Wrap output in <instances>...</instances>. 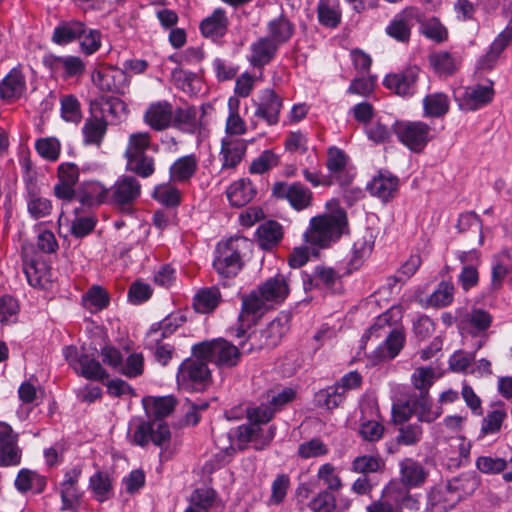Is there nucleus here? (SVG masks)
Returning a JSON list of instances; mask_svg holds the SVG:
<instances>
[{"label": "nucleus", "mask_w": 512, "mask_h": 512, "mask_svg": "<svg viewBox=\"0 0 512 512\" xmlns=\"http://www.w3.org/2000/svg\"><path fill=\"white\" fill-rule=\"evenodd\" d=\"M328 212L310 219L309 228L304 233L305 241L320 248L328 247L347 231L346 211L337 201L327 203Z\"/></svg>", "instance_id": "f257e3e1"}, {"label": "nucleus", "mask_w": 512, "mask_h": 512, "mask_svg": "<svg viewBox=\"0 0 512 512\" xmlns=\"http://www.w3.org/2000/svg\"><path fill=\"white\" fill-rule=\"evenodd\" d=\"M151 135L148 132L132 133L128 138L125 150L126 170L139 177L148 178L155 172L154 157L149 156L146 150L150 147Z\"/></svg>", "instance_id": "f03ea898"}, {"label": "nucleus", "mask_w": 512, "mask_h": 512, "mask_svg": "<svg viewBox=\"0 0 512 512\" xmlns=\"http://www.w3.org/2000/svg\"><path fill=\"white\" fill-rule=\"evenodd\" d=\"M249 242L245 237H231L216 246L213 268L221 278H233L243 267L242 251Z\"/></svg>", "instance_id": "7ed1b4c3"}, {"label": "nucleus", "mask_w": 512, "mask_h": 512, "mask_svg": "<svg viewBox=\"0 0 512 512\" xmlns=\"http://www.w3.org/2000/svg\"><path fill=\"white\" fill-rule=\"evenodd\" d=\"M289 329V316L280 314L265 328L248 334L245 340H240L238 345L242 353H250L262 348L275 347L281 341L283 335Z\"/></svg>", "instance_id": "20e7f679"}, {"label": "nucleus", "mask_w": 512, "mask_h": 512, "mask_svg": "<svg viewBox=\"0 0 512 512\" xmlns=\"http://www.w3.org/2000/svg\"><path fill=\"white\" fill-rule=\"evenodd\" d=\"M241 347L219 338L193 346V355L215 363L219 367H233L240 359Z\"/></svg>", "instance_id": "39448f33"}, {"label": "nucleus", "mask_w": 512, "mask_h": 512, "mask_svg": "<svg viewBox=\"0 0 512 512\" xmlns=\"http://www.w3.org/2000/svg\"><path fill=\"white\" fill-rule=\"evenodd\" d=\"M393 131L398 141L413 153H421L433 139V129L423 121H395Z\"/></svg>", "instance_id": "423d86ee"}, {"label": "nucleus", "mask_w": 512, "mask_h": 512, "mask_svg": "<svg viewBox=\"0 0 512 512\" xmlns=\"http://www.w3.org/2000/svg\"><path fill=\"white\" fill-rule=\"evenodd\" d=\"M440 407L432 408V401L428 392H419L397 406L393 407V415L397 421H407L412 415H416L420 422L432 423L440 417Z\"/></svg>", "instance_id": "0eeeda50"}, {"label": "nucleus", "mask_w": 512, "mask_h": 512, "mask_svg": "<svg viewBox=\"0 0 512 512\" xmlns=\"http://www.w3.org/2000/svg\"><path fill=\"white\" fill-rule=\"evenodd\" d=\"M210 382L211 372L204 358L186 359L178 369L177 383L185 390L202 391Z\"/></svg>", "instance_id": "6e6552de"}, {"label": "nucleus", "mask_w": 512, "mask_h": 512, "mask_svg": "<svg viewBox=\"0 0 512 512\" xmlns=\"http://www.w3.org/2000/svg\"><path fill=\"white\" fill-rule=\"evenodd\" d=\"M140 195V182L133 176L122 175L110 187L109 204L123 213L130 214Z\"/></svg>", "instance_id": "1a4fd4ad"}, {"label": "nucleus", "mask_w": 512, "mask_h": 512, "mask_svg": "<svg viewBox=\"0 0 512 512\" xmlns=\"http://www.w3.org/2000/svg\"><path fill=\"white\" fill-rule=\"evenodd\" d=\"M350 271H346L345 267L338 268L318 265L314 268L311 275L303 278L305 290L312 288H320L332 293H341L343 290L342 277L349 275Z\"/></svg>", "instance_id": "9d476101"}, {"label": "nucleus", "mask_w": 512, "mask_h": 512, "mask_svg": "<svg viewBox=\"0 0 512 512\" xmlns=\"http://www.w3.org/2000/svg\"><path fill=\"white\" fill-rule=\"evenodd\" d=\"M493 81L485 84L458 89L454 92L455 101L461 111H476L490 103L494 97Z\"/></svg>", "instance_id": "9b49d317"}, {"label": "nucleus", "mask_w": 512, "mask_h": 512, "mask_svg": "<svg viewBox=\"0 0 512 512\" xmlns=\"http://www.w3.org/2000/svg\"><path fill=\"white\" fill-rule=\"evenodd\" d=\"M272 195L281 200H287L297 211L304 210L312 205L313 193L300 182H277L272 187Z\"/></svg>", "instance_id": "f8f14e48"}, {"label": "nucleus", "mask_w": 512, "mask_h": 512, "mask_svg": "<svg viewBox=\"0 0 512 512\" xmlns=\"http://www.w3.org/2000/svg\"><path fill=\"white\" fill-rule=\"evenodd\" d=\"M420 20L417 8L407 7L395 14L385 28V33L399 43H408L412 28Z\"/></svg>", "instance_id": "ddd939ff"}, {"label": "nucleus", "mask_w": 512, "mask_h": 512, "mask_svg": "<svg viewBox=\"0 0 512 512\" xmlns=\"http://www.w3.org/2000/svg\"><path fill=\"white\" fill-rule=\"evenodd\" d=\"M18 437L9 424L0 422V467H17L21 464L23 452Z\"/></svg>", "instance_id": "4468645a"}, {"label": "nucleus", "mask_w": 512, "mask_h": 512, "mask_svg": "<svg viewBox=\"0 0 512 512\" xmlns=\"http://www.w3.org/2000/svg\"><path fill=\"white\" fill-rule=\"evenodd\" d=\"M92 81L100 90L117 94H125L129 87L126 71L112 66L93 71Z\"/></svg>", "instance_id": "2eb2a0df"}, {"label": "nucleus", "mask_w": 512, "mask_h": 512, "mask_svg": "<svg viewBox=\"0 0 512 512\" xmlns=\"http://www.w3.org/2000/svg\"><path fill=\"white\" fill-rule=\"evenodd\" d=\"M410 490L411 488L392 479L383 488L382 493L385 499L390 502L394 511L402 512L404 509L418 511L420 508V495L412 494Z\"/></svg>", "instance_id": "dca6fc26"}, {"label": "nucleus", "mask_w": 512, "mask_h": 512, "mask_svg": "<svg viewBox=\"0 0 512 512\" xmlns=\"http://www.w3.org/2000/svg\"><path fill=\"white\" fill-rule=\"evenodd\" d=\"M171 433L167 423L162 420L141 422L133 434V442L145 446L152 441L156 446L164 447L170 441Z\"/></svg>", "instance_id": "f3484780"}, {"label": "nucleus", "mask_w": 512, "mask_h": 512, "mask_svg": "<svg viewBox=\"0 0 512 512\" xmlns=\"http://www.w3.org/2000/svg\"><path fill=\"white\" fill-rule=\"evenodd\" d=\"M81 469L73 467L66 471L60 483L61 510H77L81 507L83 492L78 487Z\"/></svg>", "instance_id": "a211bd4d"}, {"label": "nucleus", "mask_w": 512, "mask_h": 512, "mask_svg": "<svg viewBox=\"0 0 512 512\" xmlns=\"http://www.w3.org/2000/svg\"><path fill=\"white\" fill-rule=\"evenodd\" d=\"M256 110L254 116L262 119L269 126L277 125L280 118V112L283 107L282 98L270 88L263 89L255 103Z\"/></svg>", "instance_id": "6ab92c4d"}, {"label": "nucleus", "mask_w": 512, "mask_h": 512, "mask_svg": "<svg viewBox=\"0 0 512 512\" xmlns=\"http://www.w3.org/2000/svg\"><path fill=\"white\" fill-rule=\"evenodd\" d=\"M144 122L154 131H164L175 123V111L166 100L151 103L143 115Z\"/></svg>", "instance_id": "aec40b11"}, {"label": "nucleus", "mask_w": 512, "mask_h": 512, "mask_svg": "<svg viewBox=\"0 0 512 512\" xmlns=\"http://www.w3.org/2000/svg\"><path fill=\"white\" fill-rule=\"evenodd\" d=\"M419 68L408 67L403 71L386 75L383 85L399 96H412L416 92Z\"/></svg>", "instance_id": "412c9836"}, {"label": "nucleus", "mask_w": 512, "mask_h": 512, "mask_svg": "<svg viewBox=\"0 0 512 512\" xmlns=\"http://www.w3.org/2000/svg\"><path fill=\"white\" fill-rule=\"evenodd\" d=\"M25 199L28 213L33 219L37 220L51 214V201L41 196L37 181L31 177L25 178Z\"/></svg>", "instance_id": "4be33fe9"}, {"label": "nucleus", "mask_w": 512, "mask_h": 512, "mask_svg": "<svg viewBox=\"0 0 512 512\" xmlns=\"http://www.w3.org/2000/svg\"><path fill=\"white\" fill-rule=\"evenodd\" d=\"M348 161L349 158L343 150L335 146L328 149L326 167L331 178L341 186L350 184L354 177L353 173L347 168Z\"/></svg>", "instance_id": "5701e85b"}, {"label": "nucleus", "mask_w": 512, "mask_h": 512, "mask_svg": "<svg viewBox=\"0 0 512 512\" xmlns=\"http://www.w3.org/2000/svg\"><path fill=\"white\" fill-rule=\"evenodd\" d=\"M247 151V142L243 139L225 137L221 141L219 159L221 170H234L243 160Z\"/></svg>", "instance_id": "b1692460"}, {"label": "nucleus", "mask_w": 512, "mask_h": 512, "mask_svg": "<svg viewBox=\"0 0 512 512\" xmlns=\"http://www.w3.org/2000/svg\"><path fill=\"white\" fill-rule=\"evenodd\" d=\"M275 433L276 428L274 426L263 430L261 426L256 424H242L237 428V438L239 442H251L256 450L267 448L273 441Z\"/></svg>", "instance_id": "393cba45"}, {"label": "nucleus", "mask_w": 512, "mask_h": 512, "mask_svg": "<svg viewBox=\"0 0 512 512\" xmlns=\"http://www.w3.org/2000/svg\"><path fill=\"white\" fill-rule=\"evenodd\" d=\"M428 475L422 463L413 458H405L399 462V477L395 480L413 489L424 485Z\"/></svg>", "instance_id": "a878e982"}, {"label": "nucleus", "mask_w": 512, "mask_h": 512, "mask_svg": "<svg viewBox=\"0 0 512 512\" xmlns=\"http://www.w3.org/2000/svg\"><path fill=\"white\" fill-rule=\"evenodd\" d=\"M268 300L264 299L261 290L251 291L248 295L242 297V310L239 315V321L241 324L235 328H231V334L237 338L242 339L246 335V329L244 328V317L246 315H255L262 313L267 308Z\"/></svg>", "instance_id": "bb28decb"}, {"label": "nucleus", "mask_w": 512, "mask_h": 512, "mask_svg": "<svg viewBox=\"0 0 512 512\" xmlns=\"http://www.w3.org/2000/svg\"><path fill=\"white\" fill-rule=\"evenodd\" d=\"M398 187V177L387 170H380L367 185L369 193L384 202L395 196Z\"/></svg>", "instance_id": "cd10ccee"}, {"label": "nucleus", "mask_w": 512, "mask_h": 512, "mask_svg": "<svg viewBox=\"0 0 512 512\" xmlns=\"http://www.w3.org/2000/svg\"><path fill=\"white\" fill-rule=\"evenodd\" d=\"M405 344V334L401 328H393L387 332L385 340L373 352L375 362L394 359Z\"/></svg>", "instance_id": "c85d7f7f"}, {"label": "nucleus", "mask_w": 512, "mask_h": 512, "mask_svg": "<svg viewBox=\"0 0 512 512\" xmlns=\"http://www.w3.org/2000/svg\"><path fill=\"white\" fill-rule=\"evenodd\" d=\"M458 502H460V496L453 494L446 483L430 490L426 509L428 512H447Z\"/></svg>", "instance_id": "c756f323"}, {"label": "nucleus", "mask_w": 512, "mask_h": 512, "mask_svg": "<svg viewBox=\"0 0 512 512\" xmlns=\"http://www.w3.org/2000/svg\"><path fill=\"white\" fill-rule=\"evenodd\" d=\"M279 47L268 37H261L250 46L247 56L249 63L255 68H263L275 57Z\"/></svg>", "instance_id": "7c9ffc66"}, {"label": "nucleus", "mask_w": 512, "mask_h": 512, "mask_svg": "<svg viewBox=\"0 0 512 512\" xmlns=\"http://www.w3.org/2000/svg\"><path fill=\"white\" fill-rule=\"evenodd\" d=\"M259 289L264 299L268 300L269 303H282L290 293L289 277L279 273L267 279L259 286Z\"/></svg>", "instance_id": "2f4dec72"}, {"label": "nucleus", "mask_w": 512, "mask_h": 512, "mask_svg": "<svg viewBox=\"0 0 512 512\" xmlns=\"http://www.w3.org/2000/svg\"><path fill=\"white\" fill-rule=\"evenodd\" d=\"M199 161L195 154H189L176 159L169 168L170 182L186 184L195 176Z\"/></svg>", "instance_id": "473e14b6"}, {"label": "nucleus", "mask_w": 512, "mask_h": 512, "mask_svg": "<svg viewBox=\"0 0 512 512\" xmlns=\"http://www.w3.org/2000/svg\"><path fill=\"white\" fill-rule=\"evenodd\" d=\"M25 91L26 79L19 68H13L0 83V96L7 101L19 99Z\"/></svg>", "instance_id": "72a5a7b5"}, {"label": "nucleus", "mask_w": 512, "mask_h": 512, "mask_svg": "<svg viewBox=\"0 0 512 512\" xmlns=\"http://www.w3.org/2000/svg\"><path fill=\"white\" fill-rule=\"evenodd\" d=\"M257 191L249 179H239L233 182L226 191L227 198L232 206L243 207L256 195Z\"/></svg>", "instance_id": "f704fd0d"}, {"label": "nucleus", "mask_w": 512, "mask_h": 512, "mask_svg": "<svg viewBox=\"0 0 512 512\" xmlns=\"http://www.w3.org/2000/svg\"><path fill=\"white\" fill-rule=\"evenodd\" d=\"M186 322V317L180 313H171L162 321L151 326L147 335H149L150 342L156 343L163 338L168 337Z\"/></svg>", "instance_id": "c9c22d12"}, {"label": "nucleus", "mask_w": 512, "mask_h": 512, "mask_svg": "<svg viewBox=\"0 0 512 512\" xmlns=\"http://www.w3.org/2000/svg\"><path fill=\"white\" fill-rule=\"evenodd\" d=\"M228 29V18L222 8L214 10L211 16L205 18L200 24V30L205 37L218 39L223 37Z\"/></svg>", "instance_id": "e433bc0d"}, {"label": "nucleus", "mask_w": 512, "mask_h": 512, "mask_svg": "<svg viewBox=\"0 0 512 512\" xmlns=\"http://www.w3.org/2000/svg\"><path fill=\"white\" fill-rule=\"evenodd\" d=\"M46 478L36 471L23 468L21 469L14 481L16 489L21 493L33 491L34 493H42L46 487Z\"/></svg>", "instance_id": "4c0bfd02"}, {"label": "nucleus", "mask_w": 512, "mask_h": 512, "mask_svg": "<svg viewBox=\"0 0 512 512\" xmlns=\"http://www.w3.org/2000/svg\"><path fill=\"white\" fill-rule=\"evenodd\" d=\"M107 132V122L103 118L90 117L82 127L83 144L100 147Z\"/></svg>", "instance_id": "58836bf2"}, {"label": "nucleus", "mask_w": 512, "mask_h": 512, "mask_svg": "<svg viewBox=\"0 0 512 512\" xmlns=\"http://www.w3.org/2000/svg\"><path fill=\"white\" fill-rule=\"evenodd\" d=\"M259 246L264 250L274 248L283 237V228L277 221H266L256 231Z\"/></svg>", "instance_id": "ea45409f"}, {"label": "nucleus", "mask_w": 512, "mask_h": 512, "mask_svg": "<svg viewBox=\"0 0 512 512\" xmlns=\"http://www.w3.org/2000/svg\"><path fill=\"white\" fill-rule=\"evenodd\" d=\"M110 188H106L97 181L85 183L79 195V201L85 206H98L103 203L109 204Z\"/></svg>", "instance_id": "a19ab883"}, {"label": "nucleus", "mask_w": 512, "mask_h": 512, "mask_svg": "<svg viewBox=\"0 0 512 512\" xmlns=\"http://www.w3.org/2000/svg\"><path fill=\"white\" fill-rule=\"evenodd\" d=\"M267 31L269 34L267 37L279 47L291 39L294 34V25L281 14L268 22Z\"/></svg>", "instance_id": "79ce46f5"}, {"label": "nucleus", "mask_w": 512, "mask_h": 512, "mask_svg": "<svg viewBox=\"0 0 512 512\" xmlns=\"http://www.w3.org/2000/svg\"><path fill=\"white\" fill-rule=\"evenodd\" d=\"M222 300L220 290L216 286L200 289L194 296V307L199 313L214 311Z\"/></svg>", "instance_id": "37998d69"}, {"label": "nucleus", "mask_w": 512, "mask_h": 512, "mask_svg": "<svg viewBox=\"0 0 512 512\" xmlns=\"http://www.w3.org/2000/svg\"><path fill=\"white\" fill-rule=\"evenodd\" d=\"M453 494L460 496V501L473 494L480 485V479L475 472H467L447 482Z\"/></svg>", "instance_id": "c03bdc74"}, {"label": "nucleus", "mask_w": 512, "mask_h": 512, "mask_svg": "<svg viewBox=\"0 0 512 512\" xmlns=\"http://www.w3.org/2000/svg\"><path fill=\"white\" fill-rule=\"evenodd\" d=\"M86 31V25L80 21L63 22L55 27L52 40L57 44L65 45L79 39Z\"/></svg>", "instance_id": "a18cd8bd"}, {"label": "nucleus", "mask_w": 512, "mask_h": 512, "mask_svg": "<svg viewBox=\"0 0 512 512\" xmlns=\"http://www.w3.org/2000/svg\"><path fill=\"white\" fill-rule=\"evenodd\" d=\"M450 108L448 95L442 92L428 94L423 99L424 116L440 118L446 115Z\"/></svg>", "instance_id": "49530a36"}, {"label": "nucleus", "mask_w": 512, "mask_h": 512, "mask_svg": "<svg viewBox=\"0 0 512 512\" xmlns=\"http://www.w3.org/2000/svg\"><path fill=\"white\" fill-rule=\"evenodd\" d=\"M319 22L326 27L335 28L341 22L339 0H319L317 5Z\"/></svg>", "instance_id": "de8ad7c7"}, {"label": "nucleus", "mask_w": 512, "mask_h": 512, "mask_svg": "<svg viewBox=\"0 0 512 512\" xmlns=\"http://www.w3.org/2000/svg\"><path fill=\"white\" fill-rule=\"evenodd\" d=\"M510 42L511 41L505 37V35L500 33L490 45L487 53L480 57L478 60L477 69L482 71L493 69L497 64L500 54L509 45Z\"/></svg>", "instance_id": "09e8293b"}, {"label": "nucleus", "mask_w": 512, "mask_h": 512, "mask_svg": "<svg viewBox=\"0 0 512 512\" xmlns=\"http://www.w3.org/2000/svg\"><path fill=\"white\" fill-rule=\"evenodd\" d=\"M148 413L156 419L161 420L172 413L176 406V399L173 396L149 397L143 400Z\"/></svg>", "instance_id": "8fccbe9b"}, {"label": "nucleus", "mask_w": 512, "mask_h": 512, "mask_svg": "<svg viewBox=\"0 0 512 512\" xmlns=\"http://www.w3.org/2000/svg\"><path fill=\"white\" fill-rule=\"evenodd\" d=\"M79 361L77 373L81 376L94 381L108 379L109 374L93 356L82 353V357Z\"/></svg>", "instance_id": "3c124183"}, {"label": "nucleus", "mask_w": 512, "mask_h": 512, "mask_svg": "<svg viewBox=\"0 0 512 512\" xmlns=\"http://www.w3.org/2000/svg\"><path fill=\"white\" fill-rule=\"evenodd\" d=\"M109 295L101 286H92L82 296L83 306L92 313L99 312L109 305Z\"/></svg>", "instance_id": "603ef678"}, {"label": "nucleus", "mask_w": 512, "mask_h": 512, "mask_svg": "<svg viewBox=\"0 0 512 512\" xmlns=\"http://www.w3.org/2000/svg\"><path fill=\"white\" fill-rule=\"evenodd\" d=\"M345 395L341 391V386H329L319 390L315 394V402L318 406L328 410L337 408L345 400Z\"/></svg>", "instance_id": "864d4df0"}, {"label": "nucleus", "mask_w": 512, "mask_h": 512, "mask_svg": "<svg viewBox=\"0 0 512 512\" xmlns=\"http://www.w3.org/2000/svg\"><path fill=\"white\" fill-rule=\"evenodd\" d=\"M172 182L159 184L152 193L153 199L167 207H176L180 204L181 193Z\"/></svg>", "instance_id": "5fc2aeb1"}, {"label": "nucleus", "mask_w": 512, "mask_h": 512, "mask_svg": "<svg viewBox=\"0 0 512 512\" xmlns=\"http://www.w3.org/2000/svg\"><path fill=\"white\" fill-rule=\"evenodd\" d=\"M385 468L384 460L379 456L362 455L356 457L351 464V471L360 474L382 472Z\"/></svg>", "instance_id": "6e6d98bb"}, {"label": "nucleus", "mask_w": 512, "mask_h": 512, "mask_svg": "<svg viewBox=\"0 0 512 512\" xmlns=\"http://www.w3.org/2000/svg\"><path fill=\"white\" fill-rule=\"evenodd\" d=\"M89 487L97 500L104 501L112 491V480L107 472L98 471L90 477Z\"/></svg>", "instance_id": "4d7b16f0"}, {"label": "nucleus", "mask_w": 512, "mask_h": 512, "mask_svg": "<svg viewBox=\"0 0 512 512\" xmlns=\"http://www.w3.org/2000/svg\"><path fill=\"white\" fill-rule=\"evenodd\" d=\"M53 65L55 68H62L65 77L80 76L85 71V63L78 56H60L54 59Z\"/></svg>", "instance_id": "13d9d810"}, {"label": "nucleus", "mask_w": 512, "mask_h": 512, "mask_svg": "<svg viewBox=\"0 0 512 512\" xmlns=\"http://www.w3.org/2000/svg\"><path fill=\"white\" fill-rule=\"evenodd\" d=\"M175 111V123L172 127L181 129L187 132H193L198 125L197 112L193 107L187 108H176Z\"/></svg>", "instance_id": "bf43d9fd"}, {"label": "nucleus", "mask_w": 512, "mask_h": 512, "mask_svg": "<svg viewBox=\"0 0 512 512\" xmlns=\"http://www.w3.org/2000/svg\"><path fill=\"white\" fill-rule=\"evenodd\" d=\"M492 324V316L483 309H473L468 315L470 332L474 335H482Z\"/></svg>", "instance_id": "052dcab7"}, {"label": "nucleus", "mask_w": 512, "mask_h": 512, "mask_svg": "<svg viewBox=\"0 0 512 512\" xmlns=\"http://www.w3.org/2000/svg\"><path fill=\"white\" fill-rule=\"evenodd\" d=\"M289 487V476L286 474L277 475L271 484V495L267 501L268 505H280L285 500Z\"/></svg>", "instance_id": "680f3d73"}, {"label": "nucleus", "mask_w": 512, "mask_h": 512, "mask_svg": "<svg viewBox=\"0 0 512 512\" xmlns=\"http://www.w3.org/2000/svg\"><path fill=\"white\" fill-rule=\"evenodd\" d=\"M365 131L368 139L376 144L389 141L394 134L393 124L390 126L381 120L371 122Z\"/></svg>", "instance_id": "e2e57ef3"}, {"label": "nucleus", "mask_w": 512, "mask_h": 512, "mask_svg": "<svg viewBox=\"0 0 512 512\" xmlns=\"http://www.w3.org/2000/svg\"><path fill=\"white\" fill-rule=\"evenodd\" d=\"M422 435L423 429L420 424L408 423L399 428L396 441L401 445L412 446L420 442Z\"/></svg>", "instance_id": "0e129e2a"}, {"label": "nucleus", "mask_w": 512, "mask_h": 512, "mask_svg": "<svg viewBox=\"0 0 512 512\" xmlns=\"http://www.w3.org/2000/svg\"><path fill=\"white\" fill-rule=\"evenodd\" d=\"M507 418V413L502 409H495L487 413L481 424L482 435H493L501 430L502 424Z\"/></svg>", "instance_id": "69168bd1"}, {"label": "nucleus", "mask_w": 512, "mask_h": 512, "mask_svg": "<svg viewBox=\"0 0 512 512\" xmlns=\"http://www.w3.org/2000/svg\"><path fill=\"white\" fill-rule=\"evenodd\" d=\"M61 116L67 122L79 123L82 114L80 103L74 95H64L61 98Z\"/></svg>", "instance_id": "338daca9"}, {"label": "nucleus", "mask_w": 512, "mask_h": 512, "mask_svg": "<svg viewBox=\"0 0 512 512\" xmlns=\"http://www.w3.org/2000/svg\"><path fill=\"white\" fill-rule=\"evenodd\" d=\"M313 512H334L336 509V498L328 490L320 491L308 504Z\"/></svg>", "instance_id": "774afa93"}]
</instances>
